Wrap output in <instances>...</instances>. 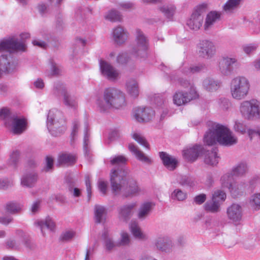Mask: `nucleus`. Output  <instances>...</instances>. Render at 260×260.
Returning <instances> with one entry per match:
<instances>
[{
	"label": "nucleus",
	"instance_id": "72a5a7b5",
	"mask_svg": "<svg viewBox=\"0 0 260 260\" xmlns=\"http://www.w3.org/2000/svg\"><path fill=\"white\" fill-rule=\"evenodd\" d=\"M102 238L104 241V246L106 250L108 251H111L116 246V244L113 241L111 235L107 230H105L102 234Z\"/></svg>",
	"mask_w": 260,
	"mask_h": 260
},
{
	"label": "nucleus",
	"instance_id": "e2e57ef3",
	"mask_svg": "<svg viewBox=\"0 0 260 260\" xmlns=\"http://www.w3.org/2000/svg\"><path fill=\"white\" fill-rule=\"evenodd\" d=\"M130 239L129 235L126 233H122L121 234V240L120 244L121 245H126L129 244Z\"/></svg>",
	"mask_w": 260,
	"mask_h": 260
},
{
	"label": "nucleus",
	"instance_id": "a878e982",
	"mask_svg": "<svg viewBox=\"0 0 260 260\" xmlns=\"http://www.w3.org/2000/svg\"><path fill=\"white\" fill-rule=\"evenodd\" d=\"M248 171V166L246 162L241 161L232 168L231 173L226 174L231 175L233 177H242L246 175Z\"/></svg>",
	"mask_w": 260,
	"mask_h": 260
},
{
	"label": "nucleus",
	"instance_id": "7ed1b4c3",
	"mask_svg": "<svg viewBox=\"0 0 260 260\" xmlns=\"http://www.w3.org/2000/svg\"><path fill=\"white\" fill-rule=\"evenodd\" d=\"M96 104L102 112H107L111 108H122L126 106L125 94L117 88H107L104 91L103 98L99 99Z\"/></svg>",
	"mask_w": 260,
	"mask_h": 260
},
{
	"label": "nucleus",
	"instance_id": "58836bf2",
	"mask_svg": "<svg viewBox=\"0 0 260 260\" xmlns=\"http://www.w3.org/2000/svg\"><path fill=\"white\" fill-rule=\"evenodd\" d=\"M14 115L15 114H12L9 109L7 108H3L0 109V119L5 121V125L6 126L10 124V121Z\"/></svg>",
	"mask_w": 260,
	"mask_h": 260
},
{
	"label": "nucleus",
	"instance_id": "a18cd8bd",
	"mask_svg": "<svg viewBox=\"0 0 260 260\" xmlns=\"http://www.w3.org/2000/svg\"><path fill=\"white\" fill-rule=\"evenodd\" d=\"M133 138L141 145L143 146L144 147L148 149L149 148V145L147 142V140L141 134L138 133H134L133 135Z\"/></svg>",
	"mask_w": 260,
	"mask_h": 260
},
{
	"label": "nucleus",
	"instance_id": "c03bdc74",
	"mask_svg": "<svg viewBox=\"0 0 260 260\" xmlns=\"http://www.w3.org/2000/svg\"><path fill=\"white\" fill-rule=\"evenodd\" d=\"M204 67L203 66L185 67L183 69V72L185 75H188L199 72Z\"/></svg>",
	"mask_w": 260,
	"mask_h": 260
},
{
	"label": "nucleus",
	"instance_id": "4be33fe9",
	"mask_svg": "<svg viewBox=\"0 0 260 260\" xmlns=\"http://www.w3.org/2000/svg\"><path fill=\"white\" fill-rule=\"evenodd\" d=\"M35 226L40 228L43 236H46L45 230L47 229L51 232H54L55 229V223L50 217H47L45 219H38L34 223Z\"/></svg>",
	"mask_w": 260,
	"mask_h": 260
},
{
	"label": "nucleus",
	"instance_id": "603ef678",
	"mask_svg": "<svg viewBox=\"0 0 260 260\" xmlns=\"http://www.w3.org/2000/svg\"><path fill=\"white\" fill-rule=\"evenodd\" d=\"M6 210L10 213L14 214L18 212L20 208L16 203H10L7 204Z\"/></svg>",
	"mask_w": 260,
	"mask_h": 260
},
{
	"label": "nucleus",
	"instance_id": "9b49d317",
	"mask_svg": "<svg viewBox=\"0 0 260 260\" xmlns=\"http://www.w3.org/2000/svg\"><path fill=\"white\" fill-rule=\"evenodd\" d=\"M136 41L137 44L133 47L132 53L137 57H145L147 54L148 40L140 30H137Z\"/></svg>",
	"mask_w": 260,
	"mask_h": 260
},
{
	"label": "nucleus",
	"instance_id": "f8f14e48",
	"mask_svg": "<svg viewBox=\"0 0 260 260\" xmlns=\"http://www.w3.org/2000/svg\"><path fill=\"white\" fill-rule=\"evenodd\" d=\"M238 59L235 57L224 56L218 62V71L223 76H231L234 72V66H236Z\"/></svg>",
	"mask_w": 260,
	"mask_h": 260
},
{
	"label": "nucleus",
	"instance_id": "6e6552de",
	"mask_svg": "<svg viewBox=\"0 0 260 260\" xmlns=\"http://www.w3.org/2000/svg\"><path fill=\"white\" fill-rule=\"evenodd\" d=\"M178 82L184 87L189 86L190 91L189 93H184L180 91L176 92L173 96V102L175 104L181 106L198 97V94L195 87L193 85H190L187 80L179 78Z\"/></svg>",
	"mask_w": 260,
	"mask_h": 260
},
{
	"label": "nucleus",
	"instance_id": "1a4fd4ad",
	"mask_svg": "<svg viewBox=\"0 0 260 260\" xmlns=\"http://www.w3.org/2000/svg\"><path fill=\"white\" fill-rule=\"evenodd\" d=\"M20 37L22 40L28 39L30 37V34L27 32H23L20 34ZM26 45L23 41H18L17 39L14 37L10 38L5 41L0 43V52L3 51L9 52H24L26 51Z\"/></svg>",
	"mask_w": 260,
	"mask_h": 260
},
{
	"label": "nucleus",
	"instance_id": "4d7b16f0",
	"mask_svg": "<svg viewBox=\"0 0 260 260\" xmlns=\"http://www.w3.org/2000/svg\"><path fill=\"white\" fill-rule=\"evenodd\" d=\"M36 9H37L39 13L42 16H43L47 12L48 5L44 3L41 2L37 5Z\"/></svg>",
	"mask_w": 260,
	"mask_h": 260
},
{
	"label": "nucleus",
	"instance_id": "9d476101",
	"mask_svg": "<svg viewBox=\"0 0 260 260\" xmlns=\"http://www.w3.org/2000/svg\"><path fill=\"white\" fill-rule=\"evenodd\" d=\"M53 93L56 96H63V103L67 107L76 108L77 103L76 98L70 94L67 91L66 86L60 82L55 84Z\"/></svg>",
	"mask_w": 260,
	"mask_h": 260
},
{
	"label": "nucleus",
	"instance_id": "69168bd1",
	"mask_svg": "<svg viewBox=\"0 0 260 260\" xmlns=\"http://www.w3.org/2000/svg\"><path fill=\"white\" fill-rule=\"evenodd\" d=\"M23 242L25 247L29 250H34L36 248V244L28 238H25Z\"/></svg>",
	"mask_w": 260,
	"mask_h": 260
},
{
	"label": "nucleus",
	"instance_id": "2eb2a0df",
	"mask_svg": "<svg viewBox=\"0 0 260 260\" xmlns=\"http://www.w3.org/2000/svg\"><path fill=\"white\" fill-rule=\"evenodd\" d=\"M11 52L9 51L8 55L3 54L0 57V69L3 73H11L16 68L17 61L11 56Z\"/></svg>",
	"mask_w": 260,
	"mask_h": 260
},
{
	"label": "nucleus",
	"instance_id": "bf43d9fd",
	"mask_svg": "<svg viewBox=\"0 0 260 260\" xmlns=\"http://www.w3.org/2000/svg\"><path fill=\"white\" fill-rule=\"evenodd\" d=\"M41 202L42 201L41 200H37L32 204L30 207V211L32 214H35L39 211Z\"/></svg>",
	"mask_w": 260,
	"mask_h": 260
},
{
	"label": "nucleus",
	"instance_id": "a211bd4d",
	"mask_svg": "<svg viewBox=\"0 0 260 260\" xmlns=\"http://www.w3.org/2000/svg\"><path fill=\"white\" fill-rule=\"evenodd\" d=\"M136 206V203H131L122 205L118 209V217L120 221L127 222L134 214V210Z\"/></svg>",
	"mask_w": 260,
	"mask_h": 260
},
{
	"label": "nucleus",
	"instance_id": "c85d7f7f",
	"mask_svg": "<svg viewBox=\"0 0 260 260\" xmlns=\"http://www.w3.org/2000/svg\"><path fill=\"white\" fill-rule=\"evenodd\" d=\"M159 157L164 166L170 170H174L177 167V160L165 152H159Z\"/></svg>",
	"mask_w": 260,
	"mask_h": 260
},
{
	"label": "nucleus",
	"instance_id": "4468645a",
	"mask_svg": "<svg viewBox=\"0 0 260 260\" xmlns=\"http://www.w3.org/2000/svg\"><path fill=\"white\" fill-rule=\"evenodd\" d=\"M203 11L204 8L200 6L193 11L186 23L190 29L198 30L202 26L204 19Z\"/></svg>",
	"mask_w": 260,
	"mask_h": 260
},
{
	"label": "nucleus",
	"instance_id": "a19ab883",
	"mask_svg": "<svg viewBox=\"0 0 260 260\" xmlns=\"http://www.w3.org/2000/svg\"><path fill=\"white\" fill-rule=\"evenodd\" d=\"M126 161L127 159L122 155L115 156L110 160L111 164L112 165H118L122 167L120 169H115V170L119 171L121 170V169L127 170L125 167H123V166L126 164ZM114 171V170H112L111 175Z\"/></svg>",
	"mask_w": 260,
	"mask_h": 260
},
{
	"label": "nucleus",
	"instance_id": "ddd939ff",
	"mask_svg": "<svg viewBox=\"0 0 260 260\" xmlns=\"http://www.w3.org/2000/svg\"><path fill=\"white\" fill-rule=\"evenodd\" d=\"M199 56L205 59H211L216 54V49L213 42L208 40L200 41L198 45Z\"/></svg>",
	"mask_w": 260,
	"mask_h": 260
},
{
	"label": "nucleus",
	"instance_id": "13d9d810",
	"mask_svg": "<svg viewBox=\"0 0 260 260\" xmlns=\"http://www.w3.org/2000/svg\"><path fill=\"white\" fill-rule=\"evenodd\" d=\"M19 158V152L18 151L13 152L10 158L9 163L10 165L15 166Z\"/></svg>",
	"mask_w": 260,
	"mask_h": 260
},
{
	"label": "nucleus",
	"instance_id": "680f3d73",
	"mask_svg": "<svg viewBox=\"0 0 260 260\" xmlns=\"http://www.w3.org/2000/svg\"><path fill=\"white\" fill-rule=\"evenodd\" d=\"M257 46L255 44H250L243 46V50L247 54L254 52L257 49Z\"/></svg>",
	"mask_w": 260,
	"mask_h": 260
},
{
	"label": "nucleus",
	"instance_id": "338daca9",
	"mask_svg": "<svg viewBox=\"0 0 260 260\" xmlns=\"http://www.w3.org/2000/svg\"><path fill=\"white\" fill-rule=\"evenodd\" d=\"M206 199V196L205 194H200L196 196L194 199V201L197 204H202L203 203Z\"/></svg>",
	"mask_w": 260,
	"mask_h": 260
},
{
	"label": "nucleus",
	"instance_id": "7c9ffc66",
	"mask_svg": "<svg viewBox=\"0 0 260 260\" xmlns=\"http://www.w3.org/2000/svg\"><path fill=\"white\" fill-rule=\"evenodd\" d=\"M113 37L116 44H121L127 39V35L123 27L118 26L114 29Z\"/></svg>",
	"mask_w": 260,
	"mask_h": 260
},
{
	"label": "nucleus",
	"instance_id": "6e6d98bb",
	"mask_svg": "<svg viewBox=\"0 0 260 260\" xmlns=\"http://www.w3.org/2000/svg\"><path fill=\"white\" fill-rule=\"evenodd\" d=\"M75 236V233L73 231H66L62 233L61 239L62 241H69L71 240Z\"/></svg>",
	"mask_w": 260,
	"mask_h": 260
},
{
	"label": "nucleus",
	"instance_id": "774afa93",
	"mask_svg": "<svg viewBox=\"0 0 260 260\" xmlns=\"http://www.w3.org/2000/svg\"><path fill=\"white\" fill-rule=\"evenodd\" d=\"M51 70V73H50L51 75L55 76V75H58L60 74V70L58 66H57L55 63H52Z\"/></svg>",
	"mask_w": 260,
	"mask_h": 260
},
{
	"label": "nucleus",
	"instance_id": "bb28decb",
	"mask_svg": "<svg viewBox=\"0 0 260 260\" xmlns=\"http://www.w3.org/2000/svg\"><path fill=\"white\" fill-rule=\"evenodd\" d=\"M95 222L99 223H104L107 217L108 209L105 207L95 205L94 208Z\"/></svg>",
	"mask_w": 260,
	"mask_h": 260
},
{
	"label": "nucleus",
	"instance_id": "393cba45",
	"mask_svg": "<svg viewBox=\"0 0 260 260\" xmlns=\"http://www.w3.org/2000/svg\"><path fill=\"white\" fill-rule=\"evenodd\" d=\"M155 246L157 249L161 251H169L172 248V242L168 237H159L155 240Z\"/></svg>",
	"mask_w": 260,
	"mask_h": 260
},
{
	"label": "nucleus",
	"instance_id": "37998d69",
	"mask_svg": "<svg viewBox=\"0 0 260 260\" xmlns=\"http://www.w3.org/2000/svg\"><path fill=\"white\" fill-rule=\"evenodd\" d=\"M122 17L121 13L116 10H111L105 15L106 19L112 22L120 21Z\"/></svg>",
	"mask_w": 260,
	"mask_h": 260
},
{
	"label": "nucleus",
	"instance_id": "2f4dec72",
	"mask_svg": "<svg viewBox=\"0 0 260 260\" xmlns=\"http://www.w3.org/2000/svg\"><path fill=\"white\" fill-rule=\"evenodd\" d=\"M218 192L213 193L212 201H208L205 204V209L206 211L212 213L217 212L219 211L220 204L217 202V194Z\"/></svg>",
	"mask_w": 260,
	"mask_h": 260
},
{
	"label": "nucleus",
	"instance_id": "c756f323",
	"mask_svg": "<svg viewBox=\"0 0 260 260\" xmlns=\"http://www.w3.org/2000/svg\"><path fill=\"white\" fill-rule=\"evenodd\" d=\"M217 148H213L211 151H208L205 155L204 162L209 166H216L219 161V157L217 156Z\"/></svg>",
	"mask_w": 260,
	"mask_h": 260
},
{
	"label": "nucleus",
	"instance_id": "b1692460",
	"mask_svg": "<svg viewBox=\"0 0 260 260\" xmlns=\"http://www.w3.org/2000/svg\"><path fill=\"white\" fill-rule=\"evenodd\" d=\"M221 13L217 11H211L206 17L204 28L205 30L210 29L214 24L220 19Z\"/></svg>",
	"mask_w": 260,
	"mask_h": 260
},
{
	"label": "nucleus",
	"instance_id": "49530a36",
	"mask_svg": "<svg viewBox=\"0 0 260 260\" xmlns=\"http://www.w3.org/2000/svg\"><path fill=\"white\" fill-rule=\"evenodd\" d=\"M248 136L251 140H256L260 143V128H254L248 130Z\"/></svg>",
	"mask_w": 260,
	"mask_h": 260
},
{
	"label": "nucleus",
	"instance_id": "de8ad7c7",
	"mask_svg": "<svg viewBox=\"0 0 260 260\" xmlns=\"http://www.w3.org/2000/svg\"><path fill=\"white\" fill-rule=\"evenodd\" d=\"M186 193L183 192L180 189L174 190L171 194V197L173 199H176L178 201L184 200L186 198Z\"/></svg>",
	"mask_w": 260,
	"mask_h": 260
},
{
	"label": "nucleus",
	"instance_id": "f704fd0d",
	"mask_svg": "<svg viewBox=\"0 0 260 260\" xmlns=\"http://www.w3.org/2000/svg\"><path fill=\"white\" fill-rule=\"evenodd\" d=\"M126 90L133 98H136L139 94V88L137 82L134 79H129L126 82Z\"/></svg>",
	"mask_w": 260,
	"mask_h": 260
},
{
	"label": "nucleus",
	"instance_id": "6ab92c4d",
	"mask_svg": "<svg viewBox=\"0 0 260 260\" xmlns=\"http://www.w3.org/2000/svg\"><path fill=\"white\" fill-rule=\"evenodd\" d=\"M154 115V111L151 108H138L136 110L134 117L139 122H148L151 120Z\"/></svg>",
	"mask_w": 260,
	"mask_h": 260
},
{
	"label": "nucleus",
	"instance_id": "423d86ee",
	"mask_svg": "<svg viewBox=\"0 0 260 260\" xmlns=\"http://www.w3.org/2000/svg\"><path fill=\"white\" fill-rule=\"evenodd\" d=\"M241 116L247 120L260 119V102L251 99L242 102L239 105Z\"/></svg>",
	"mask_w": 260,
	"mask_h": 260
},
{
	"label": "nucleus",
	"instance_id": "0e129e2a",
	"mask_svg": "<svg viewBox=\"0 0 260 260\" xmlns=\"http://www.w3.org/2000/svg\"><path fill=\"white\" fill-rule=\"evenodd\" d=\"M12 184V182L7 178L0 179V189H6Z\"/></svg>",
	"mask_w": 260,
	"mask_h": 260
},
{
	"label": "nucleus",
	"instance_id": "f3484780",
	"mask_svg": "<svg viewBox=\"0 0 260 260\" xmlns=\"http://www.w3.org/2000/svg\"><path fill=\"white\" fill-rule=\"evenodd\" d=\"M226 214L229 220L233 222L238 223L243 216V209L238 204H233L227 208Z\"/></svg>",
	"mask_w": 260,
	"mask_h": 260
},
{
	"label": "nucleus",
	"instance_id": "79ce46f5",
	"mask_svg": "<svg viewBox=\"0 0 260 260\" xmlns=\"http://www.w3.org/2000/svg\"><path fill=\"white\" fill-rule=\"evenodd\" d=\"M160 11L169 19L172 18L176 11V7L172 5H165L159 8Z\"/></svg>",
	"mask_w": 260,
	"mask_h": 260
},
{
	"label": "nucleus",
	"instance_id": "20e7f679",
	"mask_svg": "<svg viewBox=\"0 0 260 260\" xmlns=\"http://www.w3.org/2000/svg\"><path fill=\"white\" fill-rule=\"evenodd\" d=\"M47 125L52 135L56 137L63 134L66 126L62 112L55 109L50 110L47 116Z\"/></svg>",
	"mask_w": 260,
	"mask_h": 260
},
{
	"label": "nucleus",
	"instance_id": "052dcab7",
	"mask_svg": "<svg viewBox=\"0 0 260 260\" xmlns=\"http://www.w3.org/2000/svg\"><path fill=\"white\" fill-rule=\"evenodd\" d=\"M250 203L252 205L260 208V193L253 195L250 199Z\"/></svg>",
	"mask_w": 260,
	"mask_h": 260
},
{
	"label": "nucleus",
	"instance_id": "09e8293b",
	"mask_svg": "<svg viewBox=\"0 0 260 260\" xmlns=\"http://www.w3.org/2000/svg\"><path fill=\"white\" fill-rule=\"evenodd\" d=\"M220 108L223 110H227L231 105L230 100L225 98H221L217 101Z\"/></svg>",
	"mask_w": 260,
	"mask_h": 260
},
{
	"label": "nucleus",
	"instance_id": "f03ea898",
	"mask_svg": "<svg viewBox=\"0 0 260 260\" xmlns=\"http://www.w3.org/2000/svg\"><path fill=\"white\" fill-rule=\"evenodd\" d=\"M237 138L226 126L214 123L204 135V143L211 146L218 143L224 146H231L237 143Z\"/></svg>",
	"mask_w": 260,
	"mask_h": 260
},
{
	"label": "nucleus",
	"instance_id": "5fc2aeb1",
	"mask_svg": "<svg viewBox=\"0 0 260 260\" xmlns=\"http://www.w3.org/2000/svg\"><path fill=\"white\" fill-rule=\"evenodd\" d=\"M129 60V56L127 53H120L117 57V62L120 64H125Z\"/></svg>",
	"mask_w": 260,
	"mask_h": 260
},
{
	"label": "nucleus",
	"instance_id": "e433bc0d",
	"mask_svg": "<svg viewBox=\"0 0 260 260\" xmlns=\"http://www.w3.org/2000/svg\"><path fill=\"white\" fill-rule=\"evenodd\" d=\"M242 0H228L223 7V10L228 14L233 13L239 7Z\"/></svg>",
	"mask_w": 260,
	"mask_h": 260
},
{
	"label": "nucleus",
	"instance_id": "473e14b6",
	"mask_svg": "<svg viewBox=\"0 0 260 260\" xmlns=\"http://www.w3.org/2000/svg\"><path fill=\"white\" fill-rule=\"evenodd\" d=\"M220 82L211 78L205 79L203 82L204 88L208 91L213 92L217 90L220 86Z\"/></svg>",
	"mask_w": 260,
	"mask_h": 260
},
{
	"label": "nucleus",
	"instance_id": "0eeeda50",
	"mask_svg": "<svg viewBox=\"0 0 260 260\" xmlns=\"http://www.w3.org/2000/svg\"><path fill=\"white\" fill-rule=\"evenodd\" d=\"M221 185L223 187L227 188L234 198L242 195L248 190V184L242 180L236 182L234 177L230 174H224L221 178Z\"/></svg>",
	"mask_w": 260,
	"mask_h": 260
},
{
	"label": "nucleus",
	"instance_id": "dca6fc26",
	"mask_svg": "<svg viewBox=\"0 0 260 260\" xmlns=\"http://www.w3.org/2000/svg\"><path fill=\"white\" fill-rule=\"evenodd\" d=\"M26 125L27 122L25 118L18 117L15 115L10 121V124L6 127L9 128L13 134L20 135L26 130Z\"/></svg>",
	"mask_w": 260,
	"mask_h": 260
},
{
	"label": "nucleus",
	"instance_id": "864d4df0",
	"mask_svg": "<svg viewBox=\"0 0 260 260\" xmlns=\"http://www.w3.org/2000/svg\"><path fill=\"white\" fill-rule=\"evenodd\" d=\"M182 185L192 186L194 185V180L193 178L188 176H182L179 181Z\"/></svg>",
	"mask_w": 260,
	"mask_h": 260
},
{
	"label": "nucleus",
	"instance_id": "aec40b11",
	"mask_svg": "<svg viewBox=\"0 0 260 260\" xmlns=\"http://www.w3.org/2000/svg\"><path fill=\"white\" fill-rule=\"evenodd\" d=\"M38 179V174L35 171H27L21 177V184L24 187L32 188L36 184Z\"/></svg>",
	"mask_w": 260,
	"mask_h": 260
},
{
	"label": "nucleus",
	"instance_id": "ea45409f",
	"mask_svg": "<svg viewBox=\"0 0 260 260\" xmlns=\"http://www.w3.org/2000/svg\"><path fill=\"white\" fill-rule=\"evenodd\" d=\"M131 230L135 238L139 239H145L146 238V236L141 232L138 223L136 222H132L131 223Z\"/></svg>",
	"mask_w": 260,
	"mask_h": 260
},
{
	"label": "nucleus",
	"instance_id": "4c0bfd02",
	"mask_svg": "<svg viewBox=\"0 0 260 260\" xmlns=\"http://www.w3.org/2000/svg\"><path fill=\"white\" fill-rule=\"evenodd\" d=\"M152 206V203L150 202H146L143 204L141 205L138 213L139 218L141 219H145L149 214Z\"/></svg>",
	"mask_w": 260,
	"mask_h": 260
},
{
	"label": "nucleus",
	"instance_id": "cd10ccee",
	"mask_svg": "<svg viewBox=\"0 0 260 260\" xmlns=\"http://www.w3.org/2000/svg\"><path fill=\"white\" fill-rule=\"evenodd\" d=\"M128 149L139 160L147 164H150L151 159L141 151L139 148L134 144L131 143L128 145Z\"/></svg>",
	"mask_w": 260,
	"mask_h": 260
},
{
	"label": "nucleus",
	"instance_id": "c9c22d12",
	"mask_svg": "<svg viewBox=\"0 0 260 260\" xmlns=\"http://www.w3.org/2000/svg\"><path fill=\"white\" fill-rule=\"evenodd\" d=\"M76 157L75 155L70 153H62L59 155L58 158V163L60 165H72L76 162Z\"/></svg>",
	"mask_w": 260,
	"mask_h": 260
},
{
	"label": "nucleus",
	"instance_id": "39448f33",
	"mask_svg": "<svg viewBox=\"0 0 260 260\" xmlns=\"http://www.w3.org/2000/svg\"><path fill=\"white\" fill-rule=\"evenodd\" d=\"M250 87V82L246 77L239 76L233 78L230 83L232 97L238 101L245 99L249 94Z\"/></svg>",
	"mask_w": 260,
	"mask_h": 260
},
{
	"label": "nucleus",
	"instance_id": "8fccbe9b",
	"mask_svg": "<svg viewBox=\"0 0 260 260\" xmlns=\"http://www.w3.org/2000/svg\"><path fill=\"white\" fill-rule=\"evenodd\" d=\"M53 159L49 156H47L46 158V164L43 168L42 171L43 172H50L52 171L53 169Z\"/></svg>",
	"mask_w": 260,
	"mask_h": 260
},
{
	"label": "nucleus",
	"instance_id": "412c9836",
	"mask_svg": "<svg viewBox=\"0 0 260 260\" xmlns=\"http://www.w3.org/2000/svg\"><path fill=\"white\" fill-rule=\"evenodd\" d=\"M100 65L102 74L108 79L114 80L118 77V71L108 62L101 60Z\"/></svg>",
	"mask_w": 260,
	"mask_h": 260
},
{
	"label": "nucleus",
	"instance_id": "f257e3e1",
	"mask_svg": "<svg viewBox=\"0 0 260 260\" xmlns=\"http://www.w3.org/2000/svg\"><path fill=\"white\" fill-rule=\"evenodd\" d=\"M129 171L121 169L119 171L114 170L111 175V185L113 193L115 194L122 192L125 197L137 195L140 188L133 178L128 176Z\"/></svg>",
	"mask_w": 260,
	"mask_h": 260
},
{
	"label": "nucleus",
	"instance_id": "5701e85b",
	"mask_svg": "<svg viewBox=\"0 0 260 260\" xmlns=\"http://www.w3.org/2000/svg\"><path fill=\"white\" fill-rule=\"evenodd\" d=\"M203 150V147L202 145H195L193 147L184 150L183 155L188 161H194L202 153Z\"/></svg>",
	"mask_w": 260,
	"mask_h": 260
},
{
	"label": "nucleus",
	"instance_id": "3c124183",
	"mask_svg": "<svg viewBox=\"0 0 260 260\" xmlns=\"http://www.w3.org/2000/svg\"><path fill=\"white\" fill-rule=\"evenodd\" d=\"M234 129L236 132L241 134H244L246 131V127L243 122L239 120H236L235 122Z\"/></svg>",
	"mask_w": 260,
	"mask_h": 260
}]
</instances>
